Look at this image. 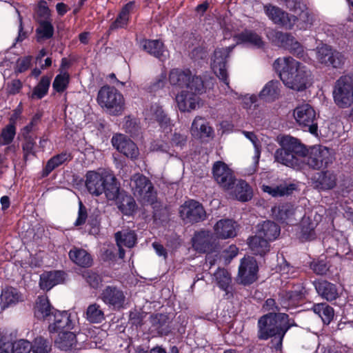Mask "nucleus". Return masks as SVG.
<instances>
[{"label": "nucleus", "instance_id": "1", "mask_svg": "<svg viewBox=\"0 0 353 353\" xmlns=\"http://www.w3.org/2000/svg\"><path fill=\"white\" fill-rule=\"evenodd\" d=\"M273 67L285 85L294 90H305L311 80L310 70L291 57L276 59Z\"/></svg>", "mask_w": 353, "mask_h": 353}, {"label": "nucleus", "instance_id": "2", "mask_svg": "<svg viewBox=\"0 0 353 353\" xmlns=\"http://www.w3.org/2000/svg\"><path fill=\"white\" fill-rule=\"evenodd\" d=\"M289 316L281 312H268L261 316L257 322V338L267 341L270 338L278 339L275 348L281 349L283 338L290 329Z\"/></svg>", "mask_w": 353, "mask_h": 353}, {"label": "nucleus", "instance_id": "3", "mask_svg": "<svg viewBox=\"0 0 353 353\" xmlns=\"http://www.w3.org/2000/svg\"><path fill=\"white\" fill-rule=\"evenodd\" d=\"M279 145L281 148L276 150L274 159L288 167L299 165V159L305 157L307 152L306 146L299 139L290 135L283 136Z\"/></svg>", "mask_w": 353, "mask_h": 353}, {"label": "nucleus", "instance_id": "4", "mask_svg": "<svg viewBox=\"0 0 353 353\" xmlns=\"http://www.w3.org/2000/svg\"><path fill=\"white\" fill-rule=\"evenodd\" d=\"M85 178V186L89 194L97 197L104 194L107 199L113 196V190L119 182L114 174L99 173L94 170L88 171Z\"/></svg>", "mask_w": 353, "mask_h": 353}, {"label": "nucleus", "instance_id": "5", "mask_svg": "<svg viewBox=\"0 0 353 353\" xmlns=\"http://www.w3.org/2000/svg\"><path fill=\"white\" fill-rule=\"evenodd\" d=\"M97 101L102 108L107 109L109 113L114 116L121 114L124 110L123 96L114 86H102L98 92Z\"/></svg>", "mask_w": 353, "mask_h": 353}, {"label": "nucleus", "instance_id": "6", "mask_svg": "<svg viewBox=\"0 0 353 353\" xmlns=\"http://www.w3.org/2000/svg\"><path fill=\"white\" fill-rule=\"evenodd\" d=\"M333 97L336 104L345 108L353 103V73L341 76L335 83Z\"/></svg>", "mask_w": 353, "mask_h": 353}, {"label": "nucleus", "instance_id": "7", "mask_svg": "<svg viewBox=\"0 0 353 353\" xmlns=\"http://www.w3.org/2000/svg\"><path fill=\"white\" fill-rule=\"evenodd\" d=\"M294 119L303 131L317 135L318 123L316 112L309 103L299 105L293 112Z\"/></svg>", "mask_w": 353, "mask_h": 353}, {"label": "nucleus", "instance_id": "8", "mask_svg": "<svg viewBox=\"0 0 353 353\" xmlns=\"http://www.w3.org/2000/svg\"><path fill=\"white\" fill-rule=\"evenodd\" d=\"M134 195L143 205H152L157 201V192L150 180L143 174H137L132 179Z\"/></svg>", "mask_w": 353, "mask_h": 353}, {"label": "nucleus", "instance_id": "9", "mask_svg": "<svg viewBox=\"0 0 353 353\" xmlns=\"http://www.w3.org/2000/svg\"><path fill=\"white\" fill-rule=\"evenodd\" d=\"M305 163L311 169L320 170L327 169L333 163L334 156L325 146L314 145L307 150Z\"/></svg>", "mask_w": 353, "mask_h": 353}, {"label": "nucleus", "instance_id": "10", "mask_svg": "<svg viewBox=\"0 0 353 353\" xmlns=\"http://www.w3.org/2000/svg\"><path fill=\"white\" fill-rule=\"evenodd\" d=\"M307 294L303 283L297 282L292 283L290 289L279 292V301L283 308H294L304 302Z\"/></svg>", "mask_w": 353, "mask_h": 353}, {"label": "nucleus", "instance_id": "11", "mask_svg": "<svg viewBox=\"0 0 353 353\" xmlns=\"http://www.w3.org/2000/svg\"><path fill=\"white\" fill-rule=\"evenodd\" d=\"M107 200L114 201L119 210L125 216H132L137 212V205L134 197L121 188L119 181L113 190V196L108 197Z\"/></svg>", "mask_w": 353, "mask_h": 353}, {"label": "nucleus", "instance_id": "12", "mask_svg": "<svg viewBox=\"0 0 353 353\" xmlns=\"http://www.w3.org/2000/svg\"><path fill=\"white\" fill-rule=\"evenodd\" d=\"M234 46L228 48H217L214 50L212 58V68L217 77L229 87L228 74L226 68L228 58Z\"/></svg>", "mask_w": 353, "mask_h": 353}, {"label": "nucleus", "instance_id": "13", "mask_svg": "<svg viewBox=\"0 0 353 353\" xmlns=\"http://www.w3.org/2000/svg\"><path fill=\"white\" fill-rule=\"evenodd\" d=\"M179 214L186 223L191 224L203 221L206 217V212L203 205L193 199L185 201L180 207Z\"/></svg>", "mask_w": 353, "mask_h": 353}, {"label": "nucleus", "instance_id": "14", "mask_svg": "<svg viewBox=\"0 0 353 353\" xmlns=\"http://www.w3.org/2000/svg\"><path fill=\"white\" fill-rule=\"evenodd\" d=\"M212 174L214 180L223 189L234 188L236 179L233 171L223 161H218L213 164Z\"/></svg>", "mask_w": 353, "mask_h": 353}, {"label": "nucleus", "instance_id": "15", "mask_svg": "<svg viewBox=\"0 0 353 353\" xmlns=\"http://www.w3.org/2000/svg\"><path fill=\"white\" fill-rule=\"evenodd\" d=\"M264 10L266 15L274 24L281 26L288 30L292 29L295 23L299 20L296 16L292 14L290 15L280 8L271 4L264 6Z\"/></svg>", "mask_w": 353, "mask_h": 353}, {"label": "nucleus", "instance_id": "16", "mask_svg": "<svg viewBox=\"0 0 353 353\" xmlns=\"http://www.w3.org/2000/svg\"><path fill=\"white\" fill-rule=\"evenodd\" d=\"M112 146L121 154L132 160H135L139 155L137 144L123 134H114L111 139Z\"/></svg>", "mask_w": 353, "mask_h": 353}, {"label": "nucleus", "instance_id": "17", "mask_svg": "<svg viewBox=\"0 0 353 353\" xmlns=\"http://www.w3.org/2000/svg\"><path fill=\"white\" fill-rule=\"evenodd\" d=\"M318 61L327 67L341 68L345 63V57L337 50H333L330 46L325 45L317 49Z\"/></svg>", "mask_w": 353, "mask_h": 353}, {"label": "nucleus", "instance_id": "18", "mask_svg": "<svg viewBox=\"0 0 353 353\" xmlns=\"http://www.w3.org/2000/svg\"><path fill=\"white\" fill-rule=\"evenodd\" d=\"M100 299L109 307L119 310L123 307L125 296L123 290L114 285H108L101 292Z\"/></svg>", "mask_w": 353, "mask_h": 353}, {"label": "nucleus", "instance_id": "19", "mask_svg": "<svg viewBox=\"0 0 353 353\" xmlns=\"http://www.w3.org/2000/svg\"><path fill=\"white\" fill-rule=\"evenodd\" d=\"M324 170L315 173L311 179L313 188L319 191L330 190L336 186L337 175L335 172Z\"/></svg>", "mask_w": 353, "mask_h": 353}, {"label": "nucleus", "instance_id": "20", "mask_svg": "<svg viewBox=\"0 0 353 353\" xmlns=\"http://www.w3.org/2000/svg\"><path fill=\"white\" fill-rule=\"evenodd\" d=\"M192 241V246L199 253L213 252L216 247V239L208 230L196 232Z\"/></svg>", "mask_w": 353, "mask_h": 353}, {"label": "nucleus", "instance_id": "21", "mask_svg": "<svg viewBox=\"0 0 353 353\" xmlns=\"http://www.w3.org/2000/svg\"><path fill=\"white\" fill-rule=\"evenodd\" d=\"M258 265L253 257H244L241 259L239 268L238 276L243 285H250L257 279Z\"/></svg>", "mask_w": 353, "mask_h": 353}, {"label": "nucleus", "instance_id": "22", "mask_svg": "<svg viewBox=\"0 0 353 353\" xmlns=\"http://www.w3.org/2000/svg\"><path fill=\"white\" fill-rule=\"evenodd\" d=\"M141 49L160 61L164 62L168 56V50L161 39H143L140 41Z\"/></svg>", "mask_w": 353, "mask_h": 353}, {"label": "nucleus", "instance_id": "23", "mask_svg": "<svg viewBox=\"0 0 353 353\" xmlns=\"http://www.w3.org/2000/svg\"><path fill=\"white\" fill-rule=\"evenodd\" d=\"M52 323L48 326V330L50 333H61L73 328V323L70 319V314L67 311H54L52 316Z\"/></svg>", "mask_w": 353, "mask_h": 353}, {"label": "nucleus", "instance_id": "24", "mask_svg": "<svg viewBox=\"0 0 353 353\" xmlns=\"http://www.w3.org/2000/svg\"><path fill=\"white\" fill-rule=\"evenodd\" d=\"M313 285L317 294L328 302L336 301L341 294L338 286L327 280H315Z\"/></svg>", "mask_w": 353, "mask_h": 353}, {"label": "nucleus", "instance_id": "25", "mask_svg": "<svg viewBox=\"0 0 353 353\" xmlns=\"http://www.w3.org/2000/svg\"><path fill=\"white\" fill-rule=\"evenodd\" d=\"M33 310L34 317L38 320H48L50 321L54 311H56L57 309L51 305L48 296L41 295L37 298Z\"/></svg>", "mask_w": 353, "mask_h": 353}, {"label": "nucleus", "instance_id": "26", "mask_svg": "<svg viewBox=\"0 0 353 353\" xmlns=\"http://www.w3.org/2000/svg\"><path fill=\"white\" fill-rule=\"evenodd\" d=\"M63 271H46L40 275L39 288L42 290L49 291L55 285L61 283L64 280Z\"/></svg>", "mask_w": 353, "mask_h": 353}, {"label": "nucleus", "instance_id": "27", "mask_svg": "<svg viewBox=\"0 0 353 353\" xmlns=\"http://www.w3.org/2000/svg\"><path fill=\"white\" fill-rule=\"evenodd\" d=\"M69 259L77 265L88 268L93 265V258L90 253L83 248L74 246L68 252Z\"/></svg>", "mask_w": 353, "mask_h": 353}, {"label": "nucleus", "instance_id": "28", "mask_svg": "<svg viewBox=\"0 0 353 353\" xmlns=\"http://www.w3.org/2000/svg\"><path fill=\"white\" fill-rule=\"evenodd\" d=\"M73 156L67 151L62 152L51 157L46 163V165L41 171V176L43 178L47 177L54 169L59 166L70 161Z\"/></svg>", "mask_w": 353, "mask_h": 353}, {"label": "nucleus", "instance_id": "29", "mask_svg": "<svg viewBox=\"0 0 353 353\" xmlns=\"http://www.w3.org/2000/svg\"><path fill=\"white\" fill-rule=\"evenodd\" d=\"M134 4V1H130L122 7L115 20L110 25L108 32L127 28L130 22V13L133 9Z\"/></svg>", "mask_w": 353, "mask_h": 353}, {"label": "nucleus", "instance_id": "30", "mask_svg": "<svg viewBox=\"0 0 353 353\" xmlns=\"http://www.w3.org/2000/svg\"><path fill=\"white\" fill-rule=\"evenodd\" d=\"M235 223L234 221L229 219L219 220L214 226L215 234L221 239L234 237L236 234Z\"/></svg>", "mask_w": 353, "mask_h": 353}, {"label": "nucleus", "instance_id": "31", "mask_svg": "<svg viewBox=\"0 0 353 353\" xmlns=\"http://www.w3.org/2000/svg\"><path fill=\"white\" fill-rule=\"evenodd\" d=\"M21 298V294L19 290L12 286H8L2 289L0 295V306L1 310L14 305L18 303Z\"/></svg>", "mask_w": 353, "mask_h": 353}, {"label": "nucleus", "instance_id": "32", "mask_svg": "<svg viewBox=\"0 0 353 353\" xmlns=\"http://www.w3.org/2000/svg\"><path fill=\"white\" fill-rule=\"evenodd\" d=\"M281 83L277 80L268 81L263 88L259 94L261 100L272 103L279 99L281 93Z\"/></svg>", "mask_w": 353, "mask_h": 353}, {"label": "nucleus", "instance_id": "33", "mask_svg": "<svg viewBox=\"0 0 353 353\" xmlns=\"http://www.w3.org/2000/svg\"><path fill=\"white\" fill-rule=\"evenodd\" d=\"M248 244L254 255L263 256L270 251V242L257 233L248 239Z\"/></svg>", "mask_w": 353, "mask_h": 353}, {"label": "nucleus", "instance_id": "34", "mask_svg": "<svg viewBox=\"0 0 353 353\" xmlns=\"http://www.w3.org/2000/svg\"><path fill=\"white\" fill-rule=\"evenodd\" d=\"M191 71L190 69L182 70L180 68H174L170 71L169 81L173 86H177L180 88H185L190 79Z\"/></svg>", "mask_w": 353, "mask_h": 353}, {"label": "nucleus", "instance_id": "35", "mask_svg": "<svg viewBox=\"0 0 353 353\" xmlns=\"http://www.w3.org/2000/svg\"><path fill=\"white\" fill-rule=\"evenodd\" d=\"M258 227L256 233L269 242L274 241L280 235V226L274 221H265Z\"/></svg>", "mask_w": 353, "mask_h": 353}, {"label": "nucleus", "instance_id": "36", "mask_svg": "<svg viewBox=\"0 0 353 353\" xmlns=\"http://www.w3.org/2000/svg\"><path fill=\"white\" fill-rule=\"evenodd\" d=\"M176 101L180 111L190 112L196 108L198 97L192 92L182 91L176 97Z\"/></svg>", "mask_w": 353, "mask_h": 353}, {"label": "nucleus", "instance_id": "37", "mask_svg": "<svg viewBox=\"0 0 353 353\" xmlns=\"http://www.w3.org/2000/svg\"><path fill=\"white\" fill-rule=\"evenodd\" d=\"M191 134L196 138L210 137L213 130L208 125L207 121L202 117H196L191 126Z\"/></svg>", "mask_w": 353, "mask_h": 353}, {"label": "nucleus", "instance_id": "38", "mask_svg": "<svg viewBox=\"0 0 353 353\" xmlns=\"http://www.w3.org/2000/svg\"><path fill=\"white\" fill-rule=\"evenodd\" d=\"M190 79L186 86L188 92L194 94H201L205 92L207 88L210 86V82L205 81L201 77L190 74Z\"/></svg>", "mask_w": 353, "mask_h": 353}, {"label": "nucleus", "instance_id": "39", "mask_svg": "<svg viewBox=\"0 0 353 353\" xmlns=\"http://www.w3.org/2000/svg\"><path fill=\"white\" fill-rule=\"evenodd\" d=\"M312 310L315 314L321 317L323 323L325 325H329L334 319V309L326 303L314 304L312 307Z\"/></svg>", "mask_w": 353, "mask_h": 353}, {"label": "nucleus", "instance_id": "40", "mask_svg": "<svg viewBox=\"0 0 353 353\" xmlns=\"http://www.w3.org/2000/svg\"><path fill=\"white\" fill-rule=\"evenodd\" d=\"M215 279L218 287L225 292L228 295L232 291V278L230 273L224 268H219L214 273Z\"/></svg>", "mask_w": 353, "mask_h": 353}, {"label": "nucleus", "instance_id": "41", "mask_svg": "<svg viewBox=\"0 0 353 353\" xmlns=\"http://www.w3.org/2000/svg\"><path fill=\"white\" fill-rule=\"evenodd\" d=\"M115 240L117 245L120 248V254L122 253L124 254L123 250H121L122 246H125L131 248L134 246L137 242V236L134 232H127L122 233L119 231L115 233Z\"/></svg>", "mask_w": 353, "mask_h": 353}, {"label": "nucleus", "instance_id": "42", "mask_svg": "<svg viewBox=\"0 0 353 353\" xmlns=\"http://www.w3.org/2000/svg\"><path fill=\"white\" fill-rule=\"evenodd\" d=\"M51 82V77L43 75L39 83L34 86L31 93L32 99H41L48 93Z\"/></svg>", "mask_w": 353, "mask_h": 353}, {"label": "nucleus", "instance_id": "43", "mask_svg": "<svg viewBox=\"0 0 353 353\" xmlns=\"http://www.w3.org/2000/svg\"><path fill=\"white\" fill-rule=\"evenodd\" d=\"M23 141L21 145L23 151V159L26 164L30 157H37L35 150L36 141L34 138L30 134H23Z\"/></svg>", "mask_w": 353, "mask_h": 353}, {"label": "nucleus", "instance_id": "44", "mask_svg": "<svg viewBox=\"0 0 353 353\" xmlns=\"http://www.w3.org/2000/svg\"><path fill=\"white\" fill-rule=\"evenodd\" d=\"M237 38L241 43H250L258 48L264 45L261 37L252 30H245L238 34Z\"/></svg>", "mask_w": 353, "mask_h": 353}, {"label": "nucleus", "instance_id": "45", "mask_svg": "<svg viewBox=\"0 0 353 353\" xmlns=\"http://www.w3.org/2000/svg\"><path fill=\"white\" fill-rule=\"evenodd\" d=\"M236 199L242 202L250 201L252 197V190L244 180H241L236 184L234 190Z\"/></svg>", "mask_w": 353, "mask_h": 353}, {"label": "nucleus", "instance_id": "46", "mask_svg": "<svg viewBox=\"0 0 353 353\" xmlns=\"http://www.w3.org/2000/svg\"><path fill=\"white\" fill-rule=\"evenodd\" d=\"M86 319L92 323H99L105 319V315L97 303L90 305L86 310Z\"/></svg>", "mask_w": 353, "mask_h": 353}, {"label": "nucleus", "instance_id": "47", "mask_svg": "<svg viewBox=\"0 0 353 353\" xmlns=\"http://www.w3.org/2000/svg\"><path fill=\"white\" fill-rule=\"evenodd\" d=\"M31 346L32 353H50L52 350L51 342L42 336L36 337Z\"/></svg>", "mask_w": 353, "mask_h": 353}, {"label": "nucleus", "instance_id": "48", "mask_svg": "<svg viewBox=\"0 0 353 353\" xmlns=\"http://www.w3.org/2000/svg\"><path fill=\"white\" fill-rule=\"evenodd\" d=\"M61 339V348L68 350L72 349H77V340L76 334L70 332V330L65 331L59 334Z\"/></svg>", "mask_w": 353, "mask_h": 353}, {"label": "nucleus", "instance_id": "49", "mask_svg": "<svg viewBox=\"0 0 353 353\" xmlns=\"http://www.w3.org/2000/svg\"><path fill=\"white\" fill-rule=\"evenodd\" d=\"M70 74L67 71L58 74L52 83L53 90L59 93L63 92L68 87L70 83Z\"/></svg>", "mask_w": 353, "mask_h": 353}, {"label": "nucleus", "instance_id": "50", "mask_svg": "<svg viewBox=\"0 0 353 353\" xmlns=\"http://www.w3.org/2000/svg\"><path fill=\"white\" fill-rule=\"evenodd\" d=\"M153 326L155 327L158 334L161 336H167L171 332L167 317L161 314H157L154 318Z\"/></svg>", "mask_w": 353, "mask_h": 353}, {"label": "nucleus", "instance_id": "51", "mask_svg": "<svg viewBox=\"0 0 353 353\" xmlns=\"http://www.w3.org/2000/svg\"><path fill=\"white\" fill-rule=\"evenodd\" d=\"M17 133V128L14 125L8 124L0 134V145H9L12 143Z\"/></svg>", "mask_w": 353, "mask_h": 353}, {"label": "nucleus", "instance_id": "52", "mask_svg": "<svg viewBox=\"0 0 353 353\" xmlns=\"http://www.w3.org/2000/svg\"><path fill=\"white\" fill-rule=\"evenodd\" d=\"M54 27L52 23L48 20L39 21V28H37L36 32L39 38L49 39L54 34Z\"/></svg>", "mask_w": 353, "mask_h": 353}, {"label": "nucleus", "instance_id": "53", "mask_svg": "<svg viewBox=\"0 0 353 353\" xmlns=\"http://www.w3.org/2000/svg\"><path fill=\"white\" fill-rule=\"evenodd\" d=\"M126 133L131 137H137L141 131L140 123L137 119L131 118L130 116L125 117V122L123 126Z\"/></svg>", "mask_w": 353, "mask_h": 353}, {"label": "nucleus", "instance_id": "54", "mask_svg": "<svg viewBox=\"0 0 353 353\" xmlns=\"http://www.w3.org/2000/svg\"><path fill=\"white\" fill-rule=\"evenodd\" d=\"M273 41L275 42L278 46L284 48H289L292 43V41L294 37L287 32H283L281 31H275L272 35Z\"/></svg>", "mask_w": 353, "mask_h": 353}, {"label": "nucleus", "instance_id": "55", "mask_svg": "<svg viewBox=\"0 0 353 353\" xmlns=\"http://www.w3.org/2000/svg\"><path fill=\"white\" fill-rule=\"evenodd\" d=\"M83 277L89 286L93 289H98L102 284L103 279L97 272L92 270H86L83 274Z\"/></svg>", "mask_w": 353, "mask_h": 353}, {"label": "nucleus", "instance_id": "56", "mask_svg": "<svg viewBox=\"0 0 353 353\" xmlns=\"http://www.w3.org/2000/svg\"><path fill=\"white\" fill-rule=\"evenodd\" d=\"M310 267L315 274L319 275L326 274L330 269V265L326 258L313 260L310 263Z\"/></svg>", "mask_w": 353, "mask_h": 353}, {"label": "nucleus", "instance_id": "57", "mask_svg": "<svg viewBox=\"0 0 353 353\" xmlns=\"http://www.w3.org/2000/svg\"><path fill=\"white\" fill-rule=\"evenodd\" d=\"M35 12L39 18L43 20L50 19L51 17V10H50L48 3L45 0L38 1Z\"/></svg>", "mask_w": 353, "mask_h": 353}, {"label": "nucleus", "instance_id": "58", "mask_svg": "<svg viewBox=\"0 0 353 353\" xmlns=\"http://www.w3.org/2000/svg\"><path fill=\"white\" fill-rule=\"evenodd\" d=\"M31 343L28 340L20 339L13 343L12 353H30L31 351Z\"/></svg>", "mask_w": 353, "mask_h": 353}, {"label": "nucleus", "instance_id": "59", "mask_svg": "<svg viewBox=\"0 0 353 353\" xmlns=\"http://www.w3.org/2000/svg\"><path fill=\"white\" fill-rule=\"evenodd\" d=\"M167 83V75L165 73H161L150 84L149 89L150 92H157L165 87Z\"/></svg>", "mask_w": 353, "mask_h": 353}, {"label": "nucleus", "instance_id": "60", "mask_svg": "<svg viewBox=\"0 0 353 353\" xmlns=\"http://www.w3.org/2000/svg\"><path fill=\"white\" fill-rule=\"evenodd\" d=\"M32 60V57L30 55L19 59L17 62L15 72L23 73L28 70L30 67Z\"/></svg>", "mask_w": 353, "mask_h": 353}, {"label": "nucleus", "instance_id": "61", "mask_svg": "<svg viewBox=\"0 0 353 353\" xmlns=\"http://www.w3.org/2000/svg\"><path fill=\"white\" fill-rule=\"evenodd\" d=\"M294 214V209L292 205L285 204L279 207L278 216L279 219L285 221Z\"/></svg>", "mask_w": 353, "mask_h": 353}, {"label": "nucleus", "instance_id": "62", "mask_svg": "<svg viewBox=\"0 0 353 353\" xmlns=\"http://www.w3.org/2000/svg\"><path fill=\"white\" fill-rule=\"evenodd\" d=\"M12 345L9 337L0 332V353H12Z\"/></svg>", "mask_w": 353, "mask_h": 353}, {"label": "nucleus", "instance_id": "63", "mask_svg": "<svg viewBox=\"0 0 353 353\" xmlns=\"http://www.w3.org/2000/svg\"><path fill=\"white\" fill-rule=\"evenodd\" d=\"M143 315L137 310H134L130 312L129 322L132 325L138 327L143 325Z\"/></svg>", "mask_w": 353, "mask_h": 353}, {"label": "nucleus", "instance_id": "64", "mask_svg": "<svg viewBox=\"0 0 353 353\" xmlns=\"http://www.w3.org/2000/svg\"><path fill=\"white\" fill-rule=\"evenodd\" d=\"M290 50V52L298 58L303 57L305 54L304 49L303 46L294 40V38L292 41V43L289 48H287Z\"/></svg>", "mask_w": 353, "mask_h": 353}]
</instances>
